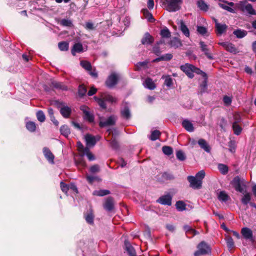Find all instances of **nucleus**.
Segmentation results:
<instances>
[{
    "label": "nucleus",
    "mask_w": 256,
    "mask_h": 256,
    "mask_svg": "<svg viewBox=\"0 0 256 256\" xmlns=\"http://www.w3.org/2000/svg\"><path fill=\"white\" fill-rule=\"evenodd\" d=\"M37 119L40 122H44L45 120L46 116L44 112L42 110H38L36 114Z\"/></svg>",
    "instance_id": "a18cd8bd"
},
{
    "label": "nucleus",
    "mask_w": 256,
    "mask_h": 256,
    "mask_svg": "<svg viewBox=\"0 0 256 256\" xmlns=\"http://www.w3.org/2000/svg\"><path fill=\"white\" fill-rule=\"evenodd\" d=\"M205 176V172L204 170H202L198 172L196 175V178L198 180H200L202 181V180L204 178Z\"/></svg>",
    "instance_id": "4d7b16f0"
},
{
    "label": "nucleus",
    "mask_w": 256,
    "mask_h": 256,
    "mask_svg": "<svg viewBox=\"0 0 256 256\" xmlns=\"http://www.w3.org/2000/svg\"><path fill=\"white\" fill-rule=\"evenodd\" d=\"M117 120V117L114 115H111L107 118H101L99 124L101 127L113 126L115 124Z\"/></svg>",
    "instance_id": "0eeeda50"
},
{
    "label": "nucleus",
    "mask_w": 256,
    "mask_h": 256,
    "mask_svg": "<svg viewBox=\"0 0 256 256\" xmlns=\"http://www.w3.org/2000/svg\"><path fill=\"white\" fill-rule=\"evenodd\" d=\"M162 78L164 79V84L168 87H170L172 85V79L170 76H162Z\"/></svg>",
    "instance_id": "c9c22d12"
},
{
    "label": "nucleus",
    "mask_w": 256,
    "mask_h": 256,
    "mask_svg": "<svg viewBox=\"0 0 256 256\" xmlns=\"http://www.w3.org/2000/svg\"><path fill=\"white\" fill-rule=\"evenodd\" d=\"M183 0H164V5L166 9L170 12L179 10L182 7Z\"/></svg>",
    "instance_id": "f03ea898"
},
{
    "label": "nucleus",
    "mask_w": 256,
    "mask_h": 256,
    "mask_svg": "<svg viewBox=\"0 0 256 256\" xmlns=\"http://www.w3.org/2000/svg\"><path fill=\"white\" fill-rule=\"evenodd\" d=\"M198 144L200 148L204 149L206 152H210V148L204 139H200L198 141Z\"/></svg>",
    "instance_id": "bb28decb"
},
{
    "label": "nucleus",
    "mask_w": 256,
    "mask_h": 256,
    "mask_svg": "<svg viewBox=\"0 0 256 256\" xmlns=\"http://www.w3.org/2000/svg\"><path fill=\"white\" fill-rule=\"evenodd\" d=\"M114 200L112 197H108L106 200L104 204V208L107 211L110 212L114 208Z\"/></svg>",
    "instance_id": "412c9836"
},
{
    "label": "nucleus",
    "mask_w": 256,
    "mask_h": 256,
    "mask_svg": "<svg viewBox=\"0 0 256 256\" xmlns=\"http://www.w3.org/2000/svg\"><path fill=\"white\" fill-rule=\"evenodd\" d=\"M124 248L130 256H136V250L128 241H124Z\"/></svg>",
    "instance_id": "f3484780"
},
{
    "label": "nucleus",
    "mask_w": 256,
    "mask_h": 256,
    "mask_svg": "<svg viewBox=\"0 0 256 256\" xmlns=\"http://www.w3.org/2000/svg\"><path fill=\"white\" fill-rule=\"evenodd\" d=\"M198 250L194 253V256H200L208 254L211 252L209 246L204 242H200L197 246Z\"/></svg>",
    "instance_id": "39448f33"
},
{
    "label": "nucleus",
    "mask_w": 256,
    "mask_h": 256,
    "mask_svg": "<svg viewBox=\"0 0 256 256\" xmlns=\"http://www.w3.org/2000/svg\"><path fill=\"white\" fill-rule=\"evenodd\" d=\"M90 171L92 173H96L100 172V167L98 164H94L90 166Z\"/></svg>",
    "instance_id": "bf43d9fd"
},
{
    "label": "nucleus",
    "mask_w": 256,
    "mask_h": 256,
    "mask_svg": "<svg viewBox=\"0 0 256 256\" xmlns=\"http://www.w3.org/2000/svg\"><path fill=\"white\" fill-rule=\"evenodd\" d=\"M160 134V131L156 130L152 132L151 134L148 136V138L150 140L154 141L159 138Z\"/></svg>",
    "instance_id": "4c0bfd02"
},
{
    "label": "nucleus",
    "mask_w": 256,
    "mask_h": 256,
    "mask_svg": "<svg viewBox=\"0 0 256 256\" xmlns=\"http://www.w3.org/2000/svg\"><path fill=\"white\" fill-rule=\"evenodd\" d=\"M200 45L201 48V50L204 52L205 55L207 56V58L210 60L213 59V56L211 55V54L209 52V48L208 47V46L206 45L204 42H200Z\"/></svg>",
    "instance_id": "5701e85b"
},
{
    "label": "nucleus",
    "mask_w": 256,
    "mask_h": 256,
    "mask_svg": "<svg viewBox=\"0 0 256 256\" xmlns=\"http://www.w3.org/2000/svg\"><path fill=\"white\" fill-rule=\"evenodd\" d=\"M218 168L220 172L222 174H226L228 172V168L226 164H218Z\"/></svg>",
    "instance_id": "58836bf2"
},
{
    "label": "nucleus",
    "mask_w": 256,
    "mask_h": 256,
    "mask_svg": "<svg viewBox=\"0 0 256 256\" xmlns=\"http://www.w3.org/2000/svg\"><path fill=\"white\" fill-rule=\"evenodd\" d=\"M219 44L224 48H225L227 51L231 53L236 54L238 52L237 49L234 46V44L232 43L229 42H222L219 43Z\"/></svg>",
    "instance_id": "ddd939ff"
},
{
    "label": "nucleus",
    "mask_w": 256,
    "mask_h": 256,
    "mask_svg": "<svg viewBox=\"0 0 256 256\" xmlns=\"http://www.w3.org/2000/svg\"><path fill=\"white\" fill-rule=\"evenodd\" d=\"M86 156L90 161H92L95 160V156L90 152V148L88 147H86L82 154V156Z\"/></svg>",
    "instance_id": "a878e982"
},
{
    "label": "nucleus",
    "mask_w": 256,
    "mask_h": 256,
    "mask_svg": "<svg viewBox=\"0 0 256 256\" xmlns=\"http://www.w3.org/2000/svg\"><path fill=\"white\" fill-rule=\"evenodd\" d=\"M60 186L62 190L66 194L67 193L68 190L70 189V185L65 184L63 182H60Z\"/></svg>",
    "instance_id": "603ef678"
},
{
    "label": "nucleus",
    "mask_w": 256,
    "mask_h": 256,
    "mask_svg": "<svg viewBox=\"0 0 256 256\" xmlns=\"http://www.w3.org/2000/svg\"><path fill=\"white\" fill-rule=\"evenodd\" d=\"M218 5L220 8H223L224 10H227L228 12H229L232 13L236 12L235 10L233 8H232L230 6H228L226 5L223 4H220V3Z\"/></svg>",
    "instance_id": "3c124183"
},
{
    "label": "nucleus",
    "mask_w": 256,
    "mask_h": 256,
    "mask_svg": "<svg viewBox=\"0 0 256 256\" xmlns=\"http://www.w3.org/2000/svg\"><path fill=\"white\" fill-rule=\"evenodd\" d=\"M234 34L238 38H242L248 34V32L244 30L237 29L234 31Z\"/></svg>",
    "instance_id": "393cba45"
},
{
    "label": "nucleus",
    "mask_w": 256,
    "mask_h": 256,
    "mask_svg": "<svg viewBox=\"0 0 256 256\" xmlns=\"http://www.w3.org/2000/svg\"><path fill=\"white\" fill-rule=\"evenodd\" d=\"M228 26L226 24H221L218 22H216V28L217 31V32L222 34H223L226 30Z\"/></svg>",
    "instance_id": "c756f323"
},
{
    "label": "nucleus",
    "mask_w": 256,
    "mask_h": 256,
    "mask_svg": "<svg viewBox=\"0 0 256 256\" xmlns=\"http://www.w3.org/2000/svg\"><path fill=\"white\" fill-rule=\"evenodd\" d=\"M118 75L116 73H112L108 76L106 82V86L110 88L114 87L118 82Z\"/></svg>",
    "instance_id": "9d476101"
},
{
    "label": "nucleus",
    "mask_w": 256,
    "mask_h": 256,
    "mask_svg": "<svg viewBox=\"0 0 256 256\" xmlns=\"http://www.w3.org/2000/svg\"><path fill=\"white\" fill-rule=\"evenodd\" d=\"M42 152L44 157L48 162L51 164H54V156L50 149L46 147H44Z\"/></svg>",
    "instance_id": "f8f14e48"
},
{
    "label": "nucleus",
    "mask_w": 256,
    "mask_h": 256,
    "mask_svg": "<svg viewBox=\"0 0 256 256\" xmlns=\"http://www.w3.org/2000/svg\"><path fill=\"white\" fill-rule=\"evenodd\" d=\"M100 138L99 136H93L91 134H86L85 136V140L86 144V147L93 146L95 145L96 142Z\"/></svg>",
    "instance_id": "9b49d317"
},
{
    "label": "nucleus",
    "mask_w": 256,
    "mask_h": 256,
    "mask_svg": "<svg viewBox=\"0 0 256 256\" xmlns=\"http://www.w3.org/2000/svg\"><path fill=\"white\" fill-rule=\"evenodd\" d=\"M110 194V192L106 190H94L93 192V194L94 196H102L108 195Z\"/></svg>",
    "instance_id": "72a5a7b5"
},
{
    "label": "nucleus",
    "mask_w": 256,
    "mask_h": 256,
    "mask_svg": "<svg viewBox=\"0 0 256 256\" xmlns=\"http://www.w3.org/2000/svg\"><path fill=\"white\" fill-rule=\"evenodd\" d=\"M60 24L64 26H69L70 27L72 26V23L71 20L69 19H66L64 18L62 19L60 21Z\"/></svg>",
    "instance_id": "09e8293b"
},
{
    "label": "nucleus",
    "mask_w": 256,
    "mask_h": 256,
    "mask_svg": "<svg viewBox=\"0 0 256 256\" xmlns=\"http://www.w3.org/2000/svg\"><path fill=\"white\" fill-rule=\"evenodd\" d=\"M223 102L226 106H229L232 103V99L228 96H224L223 98Z\"/></svg>",
    "instance_id": "0e129e2a"
},
{
    "label": "nucleus",
    "mask_w": 256,
    "mask_h": 256,
    "mask_svg": "<svg viewBox=\"0 0 256 256\" xmlns=\"http://www.w3.org/2000/svg\"><path fill=\"white\" fill-rule=\"evenodd\" d=\"M162 152L167 156L171 155L173 152L172 148L169 146H164L162 148Z\"/></svg>",
    "instance_id": "de8ad7c7"
},
{
    "label": "nucleus",
    "mask_w": 256,
    "mask_h": 256,
    "mask_svg": "<svg viewBox=\"0 0 256 256\" xmlns=\"http://www.w3.org/2000/svg\"><path fill=\"white\" fill-rule=\"evenodd\" d=\"M198 6L200 9L204 12H207L209 6L204 0H200L197 2Z\"/></svg>",
    "instance_id": "2f4dec72"
},
{
    "label": "nucleus",
    "mask_w": 256,
    "mask_h": 256,
    "mask_svg": "<svg viewBox=\"0 0 256 256\" xmlns=\"http://www.w3.org/2000/svg\"><path fill=\"white\" fill-rule=\"evenodd\" d=\"M184 230H185L186 233L192 234L193 236H195L199 234L198 232L188 225L184 226Z\"/></svg>",
    "instance_id": "e433bc0d"
},
{
    "label": "nucleus",
    "mask_w": 256,
    "mask_h": 256,
    "mask_svg": "<svg viewBox=\"0 0 256 256\" xmlns=\"http://www.w3.org/2000/svg\"><path fill=\"white\" fill-rule=\"evenodd\" d=\"M241 234L244 239L252 242H254V238L253 235V232L250 228L246 227L242 228L241 230Z\"/></svg>",
    "instance_id": "6e6552de"
},
{
    "label": "nucleus",
    "mask_w": 256,
    "mask_h": 256,
    "mask_svg": "<svg viewBox=\"0 0 256 256\" xmlns=\"http://www.w3.org/2000/svg\"><path fill=\"white\" fill-rule=\"evenodd\" d=\"M197 31L198 33L202 35L206 34L207 32L206 28L205 27L202 26H198Z\"/></svg>",
    "instance_id": "e2e57ef3"
},
{
    "label": "nucleus",
    "mask_w": 256,
    "mask_h": 256,
    "mask_svg": "<svg viewBox=\"0 0 256 256\" xmlns=\"http://www.w3.org/2000/svg\"><path fill=\"white\" fill-rule=\"evenodd\" d=\"M110 145L112 148L117 150L119 148V144L118 142L115 140V138L112 139L110 142Z\"/></svg>",
    "instance_id": "680f3d73"
},
{
    "label": "nucleus",
    "mask_w": 256,
    "mask_h": 256,
    "mask_svg": "<svg viewBox=\"0 0 256 256\" xmlns=\"http://www.w3.org/2000/svg\"><path fill=\"white\" fill-rule=\"evenodd\" d=\"M229 196L224 191H220L218 194V199L222 202H226L229 198Z\"/></svg>",
    "instance_id": "473e14b6"
},
{
    "label": "nucleus",
    "mask_w": 256,
    "mask_h": 256,
    "mask_svg": "<svg viewBox=\"0 0 256 256\" xmlns=\"http://www.w3.org/2000/svg\"><path fill=\"white\" fill-rule=\"evenodd\" d=\"M86 180L89 183L92 184L94 180H98L100 178L98 176H87Z\"/></svg>",
    "instance_id": "052dcab7"
},
{
    "label": "nucleus",
    "mask_w": 256,
    "mask_h": 256,
    "mask_svg": "<svg viewBox=\"0 0 256 256\" xmlns=\"http://www.w3.org/2000/svg\"><path fill=\"white\" fill-rule=\"evenodd\" d=\"M142 12H143L144 15H145V16H146V14L147 15V16H146V18H147L148 19V20L149 21L152 22V20H154V18H153V16H152V14L149 12L148 11V10L147 9H144L142 10Z\"/></svg>",
    "instance_id": "6e6d98bb"
},
{
    "label": "nucleus",
    "mask_w": 256,
    "mask_h": 256,
    "mask_svg": "<svg viewBox=\"0 0 256 256\" xmlns=\"http://www.w3.org/2000/svg\"><path fill=\"white\" fill-rule=\"evenodd\" d=\"M186 206L184 202L181 200L178 201L176 204V209L180 212L185 210Z\"/></svg>",
    "instance_id": "37998d69"
},
{
    "label": "nucleus",
    "mask_w": 256,
    "mask_h": 256,
    "mask_svg": "<svg viewBox=\"0 0 256 256\" xmlns=\"http://www.w3.org/2000/svg\"><path fill=\"white\" fill-rule=\"evenodd\" d=\"M82 156H81L80 158L75 160V164L79 169H82L86 166V164L83 160Z\"/></svg>",
    "instance_id": "c85d7f7f"
},
{
    "label": "nucleus",
    "mask_w": 256,
    "mask_h": 256,
    "mask_svg": "<svg viewBox=\"0 0 256 256\" xmlns=\"http://www.w3.org/2000/svg\"><path fill=\"white\" fill-rule=\"evenodd\" d=\"M68 43L66 42H62L58 43V46L62 51H66L68 49Z\"/></svg>",
    "instance_id": "79ce46f5"
},
{
    "label": "nucleus",
    "mask_w": 256,
    "mask_h": 256,
    "mask_svg": "<svg viewBox=\"0 0 256 256\" xmlns=\"http://www.w3.org/2000/svg\"><path fill=\"white\" fill-rule=\"evenodd\" d=\"M168 44L170 47L174 48H178L182 46L180 40L176 37L172 38Z\"/></svg>",
    "instance_id": "6ab92c4d"
},
{
    "label": "nucleus",
    "mask_w": 256,
    "mask_h": 256,
    "mask_svg": "<svg viewBox=\"0 0 256 256\" xmlns=\"http://www.w3.org/2000/svg\"><path fill=\"white\" fill-rule=\"evenodd\" d=\"M143 85L144 88L153 90L156 88V84L153 82L152 80L150 78H146L143 82Z\"/></svg>",
    "instance_id": "aec40b11"
},
{
    "label": "nucleus",
    "mask_w": 256,
    "mask_h": 256,
    "mask_svg": "<svg viewBox=\"0 0 256 256\" xmlns=\"http://www.w3.org/2000/svg\"><path fill=\"white\" fill-rule=\"evenodd\" d=\"M80 66L88 71L92 70V65L90 63L86 60H82L80 62Z\"/></svg>",
    "instance_id": "a19ab883"
},
{
    "label": "nucleus",
    "mask_w": 256,
    "mask_h": 256,
    "mask_svg": "<svg viewBox=\"0 0 256 256\" xmlns=\"http://www.w3.org/2000/svg\"><path fill=\"white\" fill-rule=\"evenodd\" d=\"M60 112L64 118H68L71 113V109L68 106H64L60 108Z\"/></svg>",
    "instance_id": "cd10ccee"
},
{
    "label": "nucleus",
    "mask_w": 256,
    "mask_h": 256,
    "mask_svg": "<svg viewBox=\"0 0 256 256\" xmlns=\"http://www.w3.org/2000/svg\"><path fill=\"white\" fill-rule=\"evenodd\" d=\"M236 7L243 12H246L249 14H256V10L253 8L252 6L250 4H246V2L240 1L236 4Z\"/></svg>",
    "instance_id": "20e7f679"
},
{
    "label": "nucleus",
    "mask_w": 256,
    "mask_h": 256,
    "mask_svg": "<svg viewBox=\"0 0 256 256\" xmlns=\"http://www.w3.org/2000/svg\"><path fill=\"white\" fill-rule=\"evenodd\" d=\"M228 146L230 148L229 150L232 152H234L235 148H236V142L234 140H230L228 142Z\"/></svg>",
    "instance_id": "13d9d810"
},
{
    "label": "nucleus",
    "mask_w": 256,
    "mask_h": 256,
    "mask_svg": "<svg viewBox=\"0 0 256 256\" xmlns=\"http://www.w3.org/2000/svg\"><path fill=\"white\" fill-rule=\"evenodd\" d=\"M176 158L180 161H183L186 159V156L184 152L180 150L176 152Z\"/></svg>",
    "instance_id": "8fccbe9b"
},
{
    "label": "nucleus",
    "mask_w": 256,
    "mask_h": 256,
    "mask_svg": "<svg viewBox=\"0 0 256 256\" xmlns=\"http://www.w3.org/2000/svg\"><path fill=\"white\" fill-rule=\"evenodd\" d=\"M156 202L163 205L170 206L172 204V197L170 194L162 196Z\"/></svg>",
    "instance_id": "2eb2a0df"
},
{
    "label": "nucleus",
    "mask_w": 256,
    "mask_h": 256,
    "mask_svg": "<svg viewBox=\"0 0 256 256\" xmlns=\"http://www.w3.org/2000/svg\"><path fill=\"white\" fill-rule=\"evenodd\" d=\"M94 216L92 212L88 213L85 216L86 222L89 224H93L94 223Z\"/></svg>",
    "instance_id": "c03bdc74"
},
{
    "label": "nucleus",
    "mask_w": 256,
    "mask_h": 256,
    "mask_svg": "<svg viewBox=\"0 0 256 256\" xmlns=\"http://www.w3.org/2000/svg\"><path fill=\"white\" fill-rule=\"evenodd\" d=\"M60 132L62 135L68 138L70 134V129H60Z\"/></svg>",
    "instance_id": "338daca9"
},
{
    "label": "nucleus",
    "mask_w": 256,
    "mask_h": 256,
    "mask_svg": "<svg viewBox=\"0 0 256 256\" xmlns=\"http://www.w3.org/2000/svg\"><path fill=\"white\" fill-rule=\"evenodd\" d=\"M182 126L184 128H194L192 123L188 120H184L182 121Z\"/></svg>",
    "instance_id": "864d4df0"
},
{
    "label": "nucleus",
    "mask_w": 256,
    "mask_h": 256,
    "mask_svg": "<svg viewBox=\"0 0 256 256\" xmlns=\"http://www.w3.org/2000/svg\"><path fill=\"white\" fill-rule=\"evenodd\" d=\"M180 68L190 78H192L194 76V72L198 74H202L203 75H206V74L202 72L200 69L190 64L187 63L184 65L181 66Z\"/></svg>",
    "instance_id": "7ed1b4c3"
},
{
    "label": "nucleus",
    "mask_w": 256,
    "mask_h": 256,
    "mask_svg": "<svg viewBox=\"0 0 256 256\" xmlns=\"http://www.w3.org/2000/svg\"><path fill=\"white\" fill-rule=\"evenodd\" d=\"M162 60L168 61L172 58V55L171 54H166L161 56Z\"/></svg>",
    "instance_id": "69168bd1"
},
{
    "label": "nucleus",
    "mask_w": 256,
    "mask_h": 256,
    "mask_svg": "<svg viewBox=\"0 0 256 256\" xmlns=\"http://www.w3.org/2000/svg\"><path fill=\"white\" fill-rule=\"evenodd\" d=\"M86 88L82 85H80L78 88V94L80 96H84L86 92Z\"/></svg>",
    "instance_id": "5fc2aeb1"
},
{
    "label": "nucleus",
    "mask_w": 256,
    "mask_h": 256,
    "mask_svg": "<svg viewBox=\"0 0 256 256\" xmlns=\"http://www.w3.org/2000/svg\"><path fill=\"white\" fill-rule=\"evenodd\" d=\"M160 34L162 38H169L170 37L171 33L169 30L166 27L160 30Z\"/></svg>",
    "instance_id": "f704fd0d"
},
{
    "label": "nucleus",
    "mask_w": 256,
    "mask_h": 256,
    "mask_svg": "<svg viewBox=\"0 0 256 256\" xmlns=\"http://www.w3.org/2000/svg\"><path fill=\"white\" fill-rule=\"evenodd\" d=\"M81 110L83 112L84 118L89 122H92L94 117L93 114L89 112L88 108L84 106H82L81 107Z\"/></svg>",
    "instance_id": "dca6fc26"
},
{
    "label": "nucleus",
    "mask_w": 256,
    "mask_h": 256,
    "mask_svg": "<svg viewBox=\"0 0 256 256\" xmlns=\"http://www.w3.org/2000/svg\"><path fill=\"white\" fill-rule=\"evenodd\" d=\"M147 64L148 62H139L137 64L136 66L138 69L141 68H146Z\"/></svg>",
    "instance_id": "774afa93"
},
{
    "label": "nucleus",
    "mask_w": 256,
    "mask_h": 256,
    "mask_svg": "<svg viewBox=\"0 0 256 256\" xmlns=\"http://www.w3.org/2000/svg\"><path fill=\"white\" fill-rule=\"evenodd\" d=\"M84 52L83 46L80 42H77L74 44L72 50V54L75 56L76 53H80Z\"/></svg>",
    "instance_id": "4be33fe9"
},
{
    "label": "nucleus",
    "mask_w": 256,
    "mask_h": 256,
    "mask_svg": "<svg viewBox=\"0 0 256 256\" xmlns=\"http://www.w3.org/2000/svg\"><path fill=\"white\" fill-rule=\"evenodd\" d=\"M180 30L186 36L189 37V30L182 20L180 22Z\"/></svg>",
    "instance_id": "7c9ffc66"
},
{
    "label": "nucleus",
    "mask_w": 256,
    "mask_h": 256,
    "mask_svg": "<svg viewBox=\"0 0 256 256\" xmlns=\"http://www.w3.org/2000/svg\"><path fill=\"white\" fill-rule=\"evenodd\" d=\"M154 41V38L148 32H146L141 40V42L144 45L150 44Z\"/></svg>",
    "instance_id": "a211bd4d"
},
{
    "label": "nucleus",
    "mask_w": 256,
    "mask_h": 256,
    "mask_svg": "<svg viewBox=\"0 0 256 256\" xmlns=\"http://www.w3.org/2000/svg\"><path fill=\"white\" fill-rule=\"evenodd\" d=\"M188 180L190 182V186L194 189H199L201 188L202 181L196 178L194 176H188Z\"/></svg>",
    "instance_id": "1a4fd4ad"
},
{
    "label": "nucleus",
    "mask_w": 256,
    "mask_h": 256,
    "mask_svg": "<svg viewBox=\"0 0 256 256\" xmlns=\"http://www.w3.org/2000/svg\"><path fill=\"white\" fill-rule=\"evenodd\" d=\"M122 105L123 108L120 110L121 115L124 118L129 119L131 116V114L128 104L124 102Z\"/></svg>",
    "instance_id": "4468645a"
},
{
    "label": "nucleus",
    "mask_w": 256,
    "mask_h": 256,
    "mask_svg": "<svg viewBox=\"0 0 256 256\" xmlns=\"http://www.w3.org/2000/svg\"><path fill=\"white\" fill-rule=\"evenodd\" d=\"M94 98L102 109H106L107 108L106 102L111 104H114L117 102V98H116L112 96L107 92L102 93L100 98L94 96Z\"/></svg>",
    "instance_id": "f257e3e1"
},
{
    "label": "nucleus",
    "mask_w": 256,
    "mask_h": 256,
    "mask_svg": "<svg viewBox=\"0 0 256 256\" xmlns=\"http://www.w3.org/2000/svg\"><path fill=\"white\" fill-rule=\"evenodd\" d=\"M52 86L54 88L58 90H67V86H65L62 82L53 80L51 82Z\"/></svg>",
    "instance_id": "b1692460"
},
{
    "label": "nucleus",
    "mask_w": 256,
    "mask_h": 256,
    "mask_svg": "<svg viewBox=\"0 0 256 256\" xmlns=\"http://www.w3.org/2000/svg\"><path fill=\"white\" fill-rule=\"evenodd\" d=\"M227 246L229 250H231L234 247V242L232 237L228 236L226 239Z\"/></svg>",
    "instance_id": "49530a36"
},
{
    "label": "nucleus",
    "mask_w": 256,
    "mask_h": 256,
    "mask_svg": "<svg viewBox=\"0 0 256 256\" xmlns=\"http://www.w3.org/2000/svg\"><path fill=\"white\" fill-rule=\"evenodd\" d=\"M251 200V194L249 192L246 193L244 194V196L242 198V202L244 204H247L250 203V200Z\"/></svg>",
    "instance_id": "ea45409f"
},
{
    "label": "nucleus",
    "mask_w": 256,
    "mask_h": 256,
    "mask_svg": "<svg viewBox=\"0 0 256 256\" xmlns=\"http://www.w3.org/2000/svg\"><path fill=\"white\" fill-rule=\"evenodd\" d=\"M232 184L236 191L242 194L246 192L244 189L246 188V186L244 179L242 180L239 176H237L234 178Z\"/></svg>",
    "instance_id": "423d86ee"
}]
</instances>
